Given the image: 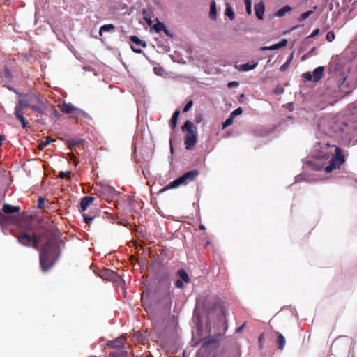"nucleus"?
I'll return each instance as SVG.
<instances>
[{"instance_id":"a18cd8bd","label":"nucleus","mask_w":357,"mask_h":357,"mask_svg":"<svg viewBox=\"0 0 357 357\" xmlns=\"http://www.w3.org/2000/svg\"><path fill=\"white\" fill-rule=\"evenodd\" d=\"M195 121L197 123H199L203 121V116L202 114H197Z\"/></svg>"},{"instance_id":"b1692460","label":"nucleus","mask_w":357,"mask_h":357,"mask_svg":"<svg viewBox=\"0 0 357 357\" xmlns=\"http://www.w3.org/2000/svg\"><path fill=\"white\" fill-rule=\"evenodd\" d=\"M54 139H52L50 137H47L45 140L41 141L38 145V149L40 151L43 150L47 145H49Z\"/></svg>"},{"instance_id":"f3484780","label":"nucleus","mask_w":357,"mask_h":357,"mask_svg":"<svg viewBox=\"0 0 357 357\" xmlns=\"http://www.w3.org/2000/svg\"><path fill=\"white\" fill-rule=\"evenodd\" d=\"M275 333L277 334V344H278V349L279 350H283L284 347H285V344H286V340H285V337L280 333V332H275Z\"/></svg>"},{"instance_id":"c9c22d12","label":"nucleus","mask_w":357,"mask_h":357,"mask_svg":"<svg viewBox=\"0 0 357 357\" xmlns=\"http://www.w3.org/2000/svg\"><path fill=\"white\" fill-rule=\"evenodd\" d=\"M45 198L40 197L38 199V207L40 209L44 208V204L45 202Z\"/></svg>"},{"instance_id":"aec40b11","label":"nucleus","mask_w":357,"mask_h":357,"mask_svg":"<svg viewBox=\"0 0 357 357\" xmlns=\"http://www.w3.org/2000/svg\"><path fill=\"white\" fill-rule=\"evenodd\" d=\"M209 17L212 20H215L217 18V9L215 1H213L210 5Z\"/></svg>"},{"instance_id":"bf43d9fd","label":"nucleus","mask_w":357,"mask_h":357,"mask_svg":"<svg viewBox=\"0 0 357 357\" xmlns=\"http://www.w3.org/2000/svg\"><path fill=\"white\" fill-rule=\"evenodd\" d=\"M12 222H13V223H15V222H16V221H15V220H13L12 221Z\"/></svg>"},{"instance_id":"dca6fc26","label":"nucleus","mask_w":357,"mask_h":357,"mask_svg":"<svg viewBox=\"0 0 357 357\" xmlns=\"http://www.w3.org/2000/svg\"><path fill=\"white\" fill-rule=\"evenodd\" d=\"M47 109V105L42 100H40V102L38 103L36 105H35L31 110L37 112L40 116L45 114V112Z\"/></svg>"},{"instance_id":"603ef678","label":"nucleus","mask_w":357,"mask_h":357,"mask_svg":"<svg viewBox=\"0 0 357 357\" xmlns=\"http://www.w3.org/2000/svg\"><path fill=\"white\" fill-rule=\"evenodd\" d=\"M238 84V82H229V83L228 84V86H237Z\"/></svg>"},{"instance_id":"ea45409f","label":"nucleus","mask_w":357,"mask_h":357,"mask_svg":"<svg viewBox=\"0 0 357 357\" xmlns=\"http://www.w3.org/2000/svg\"><path fill=\"white\" fill-rule=\"evenodd\" d=\"M50 111H51V114L54 116H55L56 119L60 118V114L59 113V112L56 109V108L54 107H51Z\"/></svg>"},{"instance_id":"6e6d98bb","label":"nucleus","mask_w":357,"mask_h":357,"mask_svg":"<svg viewBox=\"0 0 357 357\" xmlns=\"http://www.w3.org/2000/svg\"><path fill=\"white\" fill-rule=\"evenodd\" d=\"M221 312H222V317H225L226 315H225V310L223 309H222Z\"/></svg>"},{"instance_id":"4c0bfd02","label":"nucleus","mask_w":357,"mask_h":357,"mask_svg":"<svg viewBox=\"0 0 357 357\" xmlns=\"http://www.w3.org/2000/svg\"><path fill=\"white\" fill-rule=\"evenodd\" d=\"M243 112V109L241 107H238L237 109H236L235 110H234L231 113V116H232L233 118L236 116H238V115H240Z\"/></svg>"},{"instance_id":"4be33fe9","label":"nucleus","mask_w":357,"mask_h":357,"mask_svg":"<svg viewBox=\"0 0 357 357\" xmlns=\"http://www.w3.org/2000/svg\"><path fill=\"white\" fill-rule=\"evenodd\" d=\"M130 41H132L133 43H135V45H140L143 47H146V43L145 41L139 39L137 36H130Z\"/></svg>"},{"instance_id":"ddd939ff","label":"nucleus","mask_w":357,"mask_h":357,"mask_svg":"<svg viewBox=\"0 0 357 357\" xmlns=\"http://www.w3.org/2000/svg\"><path fill=\"white\" fill-rule=\"evenodd\" d=\"M255 10L256 17L259 20H262L265 10V6L263 1H260L255 5Z\"/></svg>"},{"instance_id":"6e6552de","label":"nucleus","mask_w":357,"mask_h":357,"mask_svg":"<svg viewBox=\"0 0 357 357\" xmlns=\"http://www.w3.org/2000/svg\"><path fill=\"white\" fill-rule=\"evenodd\" d=\"M95 198L92 196H85L81 199L80 207L81 210L83 212L82 216L84 218V220L86 223H91L95 216L90 215L84 213V211L88 208L89 206L93 202Z\"/></svg>"},{"instance_id":"f257e3e1","label":"nucleus","mask_w":357,"mask_h":357,"mask_svg":"<svg viewBox=\"0 0 357 357\" xmlns=\"http://www.w3.org/2000/svg\"><path fill=\"white\" fill-rule=\"evenodd\" d=\"M15 237L19 243L24 246H32L38 249L42 241L45 240L40 248V265L44 272L51 269L57 261L60 255L59 245L58 244L59 236L54 231L47 230L45 232L33 235L22 231Z\"/></svg>"},{"instance_id":"c03bdc74","label":"nucleus","mask_w":357,"mask_h":357,"mask_svg":"<svg viewBox=\"0 0 357 357\" xmlns=\"http://www.w3.org/2000/svg\"><path fill=\"white\" fill-rule=\"evenodd\" d=\"M289 62H285L284 64H282L280 67V70L281 72L285 71L289 68Z\"/></svg>"},{"instance_id":"39448f33","label":"nucleus","mask_w":357,"mask_h":357,"mask_svg":"<svg viewBox=\"0 0 357 357\" xmlns=\"http://www.w3.org/2000/svg\"><path fill=\"white\" fill-rule=\"evenodd\" d=\"M181 130L185 134L184 144L187 150H192L197 142V128L189 120L181 126Z\"/></svg>"},{"instance_id":"423d86ee","label":"nucleus","mask_w":357,"mask_h":357,"mask_svg":"<svg viewBox=\"0 0 357 357\" xmlns=\"http://www.w3.org/2000/svg\"><path fill=\"white\" fill-rule=\"evenodd\" d=\"M198 175L199 171L197 169H192L189 171L183 174L181 176L174 180L172 182L161 189L160 192H162L169 189L176 188L181 185H186L190 182L194 181Z\"/></svg>"},{"instance_id":"a878e982","label":"nucleus","mask_w":357,"mask_h":357,"mask_svg":"<svg viewBox=\"0 0 357 357\" xmlns=\"http://www.w3.org/2000/svg\"><path fill=\"white\" fill-rule=\"evenodd\" d=\"M257 65V63H252V64H250L249 63H246L243 64V65L241 66V70H242L243 71H248V70H252V69L255 68Z\"/></svg>"},{"instance_id":"de8ad7c7","label":"nucleus","mask_w":357,"mask_h":357,"mask_svg":"<svg viewBox=\"0 0 357 357\" xmlns=\"http://www.w3.org/2000/svg\"><path fill=\"white\" fill-rule=\"evenodd\" d=\"M319 33V29H314L308 38H314Z\"/></svg>"},{"instance_id":"5701e85b","label":"nucleus","mask_w":357,"mask_h":357,"mask_svg":"<svg viewBox=\"0 0 357 357\" xmlns=\"http://www.w3.org/2000/svg\"><path fill=\"white\" fill-rule=\"evenodd\" d=\"M115 29V26L109 24H105L102 26L99 30V35L100 36H102L103 32L110 31Z\"/></svg>"},{"instance_id":"052dcab7","label":"nucleus","mask_w":357,"mask_h":357,"mask_svg":"<svg viewBox=\"0 0 357 357\" xmlns=\"http://www.w3.org/2000/svg\"><path fill=\"white\" fill-rule=\"evenodd\" d=\"M89 357H96V356H89Z\"/></svg>"},{"instance_id":"7c9ffc66","label":"nucleus","mask_w":357,"mask_h":357,"mask_svg":"<svg viewBox=\"0 0 357 357\" xmlns=\"http://www.w3.org/2000/svg\"><path fill=\"white\" fill-rule=\"evenodd\" d=\"M245 1V9H246V12L248 13V14H250L252 13V2H251V0H244Z\"/></svg>"},{"instance_id":"473e14b6","label":"nucleus","mask_w":357,"mask_h":357,"mask_svg":"<svg viewBox=\"0 0 357 357\" xmlns=\"http://www.w3.org/2000/svg\"><path fill=\"white\" fill-rule=\"evenodd\" d=\"M312 13V10H308L307 12L302 13L299 17V20L303 21V20H305L306 18L309 17Z\"/></svg>"},{"instance_id":"f8f14e48","label":"nucleus","mask_w":357,"mask_h":357,"mask_svg":"<svg viewBox=\"0 0 357 357\" xmlns=\"http://www.w3.org/2000/svg\"><path fill=\"white\" fill-rule=\"evenodd\" d=\"M287 40L286 39H282L281 40L279 43H276V44H274L271 46H264L262 47H261V51H265V50H278V49H280V48H282V47H284L287 45Z\"/></svg>"},{"instance_id":"c85d7f7f","label":"nucleus","mask_w":357,"mask_h":357,"mask_svg":"<svg viewBox=\"0 0 357 357\" xmlns=\"http://www.w3.org/2000/svg\"><path fill=\"white\" fill-rule=\"evenodd\" d=\"M165 27H166V26H165V25L163 23L160 22H158V23H156V24L154 25V26H153V28H154L155 31L156 32H158V33H159V32H160V31H161L165 30Z\"/></svg>"},{"instance_id":"13d9d810","label":"nucleus","mask_w":357,"mask_h":357,"mask_svg":"<svg viewBox=\"0 0 357 357\" xmlns=\"http://www.w3.org/2000/svg\"><path fill=\"white\" fill-rule=\"evenodd\" d=\"M300 26L297 25V26H295L292 28V30H294L296 29H297L298 27H299Z\"/></svg>"},{"instance_id":"393cba45","label":"nucleus","mask_w":357,"mask_h":357,"mask_svg":"<svg viewBox=\"0 0 357 357\" xmlns=\"http://www.w3.org/2000/svg\"><path fill=\"white\" fill-rule=\"evenodd\" d=\"M291 9H292L291 7L287 5L285 6H284L283 8L279 9L276 13V15L278 17H282L286 14L287 12L291 10Z\"/></svg>"},{"instance_id":"864d4df0","label":"nucleus","mask_w":357,"mask_h":357,"mask_svg":"<svg viewBox=\"0 0 357 357\" xmlns=\"http://www.w3.org/2000/svg\"><path fill=\"white\" fill-rule=\"evenodd\" d=\"M199 229H201V230H205L206 229L205 227L203 225H199Z\"/></svg>"},{"instance_id":"58836bf2","label":"nucleus","mask_w":357,"mask_h":357,"mask_svg":"<svg viewBox=\"0 0 357 357\" xmlns=\"http://www.w3.org/2000/svg\"><path fill=\"white\" fill-rule=\"evenodd\" d=\"M192 105H193V102L192 100L188 101V103L184 107L183 112H188L190 109V108L192 107Z\"/></svg>"},{"instance_id":"4d7b16f0","label":"nucleus","mask_w":357,"mask_h":357,"mask_svg":"<svg viewBox=\"0 0 357 357\" xmlns=\"http://www.w3.org/2000/svg\"><path fill=\"white\" fill-rule=\"evenodd\" d=\"M70 157V159H73L74 158V155L73 153H70L69 154Z\"/></svg>"},{"instance_id":"bb28decb","label":"nucleus","mask_w":357,"mask_h":357,"mask_svg":"<svg viewBox=\"0 0 357 357\" xmlns=\"http://www.w3.org/2000/svg\"><path fill=\"white\" fill-rule=\"evenodd\" d=\"M225 15L231 20H234L235 17V14L232 8L228 4L226 6Z\"/></svg>"},{"instance_id":"412c9836","label":"nucleus","mask_w":357,"mask_h":357,"mask_svg":"<svg viewBox=\"0 0 357 357\" xmlns=\"http://www.w3.org/2000/svg\"><path fill=\"white\" fill-rule=\"evenodd\" d=\"M177 275L179 276L181 280L186 283L190 282V278L185 270L180 269L177 271Z\"/></svg>"},{"instance_id":"2eb2a0df","label":"nucleus","mask_w":357,"mask_h":357,"mask_svg":"<svg viewBox=\"0 0 357 357\" xmlns=\"http://www.w3.org/2000/svg\"><path fill=\"white\" fill-rule=\"evenodd\" d=\"M324 70V66H319L314 70L313 74H312L314 82H319L323 77Z\"/></svg>"},{"instance_id":"c756f323","label":"nucleus","mask_w":357,"mask_h":357,"mask_svg":"<svg viewBox=\"0 0 357 357\" xmlns=\"http://www.w3.org/2000/svg\"><path fill=\"white\" fill-rule=\"evenodd\" d=\"M233 117L232 116H229L228 119H226V121L225 122H223L222 123V129H225L226 128L227 126L231 125L233 123Z\"/></svg>"},{"instance_id":"09e8293b","label":"nucleus","mask_w":357,"mask_h":357,"mask_svg":"<svg viewBox=\"0 0 357 357\" xmlns=\"http://www.w3.org/2000/svg\"><path fill=\"white\" fill-rule=\"evenodd\" d=\"M131 49L132 50L135 52V53H138V54H140L142 52V50L141 49H138V48H135V47L133 46H131Z\"/></svg>"},{"instance_id":"20e7f679","label":"nucleus","mask_w":357,"mask_h":357,"mask_svg":"<svg viewBox=\"0 0 357 357\" xmlns=\"http://www.w3.org/2000/svg\"><path fill=\"white\" fill-rule=\"evenodd\" d=\"M353 340L348 336L337 337L333 342L331 350L332 354L336 357H346L349 353Z\"/></svg>"},{"instance_id":"4468645a","label":"nucleus","mask_w":357,"mask_h":357,"mask_svg":"<svg viewBox=\"0 0 357 357\" xmlns=\"http://www.w3.org/2000/svg\"><path fill=\"white\" fill-rule=\"evenodd\" d=\"M3 212L5 214H13L15 213H19L20 211V208L16 206H12L8 204H5L2 208Z\"/></svg>"},{"instance_id":"f03ea898","label":"nucleus","mask_w":357,"mask_h":357,"mask_svg":"<svg viewBox=\"0 0 357 357\" xmlns=\"http://www.w3.org/2000/svg\"><path fill=\"white\" fill-rule=\"evenodd\" d=\"M19 98L20 99L15 107L14 115L22 123V127L26 128L29 126V121L24 117V115H29L26 112V109L29 108L31 109L35 105L40 102L42 99L38 95L33 92L25 94L20 93Z\"/></svg>"},{"instance_id":"9d476101","label":"nucleus","mask_w":357,"mask_h":357,"mask_svg":"<svg viewBox=\"0 0 357 357\" xmlns=\"http://www.w3.org/2000/svg\"><path fill=\"white\" fill-rule=\"evenodd\" d=\"M127 342V335L123 334L116 337L114 340L108 341L106 344L107 347L112 349H123Z\"/></svg>"},{"instance_id":"7ed1b4c3","label":"nucleus","mask_w":357,"mask_h":357,"mask_svg":"<svg viewBox=\"0 0 357 357\" xmlns=\"http://www.w3.org/2000/svg\"><path fill=\"white\" fill-rule=\"evenodd\" d=\"M158 283L155 291L158 302L165 306L170 307L172 303L173 291L171 289L169 273L167 271L162 273L159 278Z\"/></svg>"},{"instance_id":"37998d69","label":"nucleus","mask_w":357,"mask_h":357,"mask_svg":"<svg viewBox=\"0 0 357 357\" xmlns=\"http://www.w3.org/2000/svg\"><path fill=\"white\" fill-rule=\"evenodd\" d=\"M264 340V334L261 333L258 338L259 347L261 349H262V343H263Z\"/></svg>"},{"instance_id":"3c124183","label":"nucleus","mask_w":357,"mask_h":357,"mask_svg":"<svg viewBox=\"0 0 357 357\" xmlns=\"http://www.w3.org/2000/svg\"><path fill=\"white\" fill-rule=\"evenodd\" d=\"M292 59H293V53L291 54V55L289 56V57L288 58V59H287V61L286 62H289V64L290 65Z\"/></svg>"},{"instance_id":"9b49d317","label":"nucleus","mask_w":357,"mask_h":357,"mask_svg":"<svg viewBox=\"0 0 357 357\" xmlns=\"http://www.w3.org/2000/svg\"><path fill=\"white\" fill-rule=\"evenodd\" d=\"M61 109L65 114H71L75 112L78 116H82L84 117L88 116L86 112L75 107L71 103L63 102L61 105Z\"/></svg>"},{"instance_id":"a19ab883","label":"nucleus","mask_w":357,"mask_h":357,"mask_svg":"<svg viewBox=\"0 0 357 357\" xmlns=\"http://www.w3.org/2000/svg\"><path fill=\"white\" fill-rule=\"evenodd\" d=\"M58 176L61 178H70V172H59V174Z\"/></svg>"},{"instance_id":"6ab92c4d","label":"nucleus","mask_w":357,"mask_h":357,"mask_svg":"<svg viewBox=\"0 0 357 357\" xmlns=\"http://www.w3.org/2000/svg\"><path fill=\"white\" fill-rule=\"evenodd\" d=\"M179 115H180V111L179 110H176L174 112V114H173V115L172 116V119L170 120V126H171V128L172 129H175L176 128Z\"/></svg>"},{"instance_id":"e433bc0d","label":"nucleus","mask_w":357,"mask_h":357,"mask_svg":"<svg viewBox=\"0 0 357 357\" xmlns=\"http://www.w3.org/2000/svg\"><path fill=\"white\" fill-rule=\"evenodd\" d=\"M302 76L307 81H313V77L310 72L304 73Z\"/></svg>"},{"instance_id":"1a4fd4ad","label":"nucleus","mask_w":357,"mask_h":357,"mask_svg":"<svg viewBox=\"0 0 357 357\" xmlns=\"http://www.w3.org/2000/svg\"><path fill=\"white\" fill-rule=\"evenodd\" d=\"M98 194L107 202H111L116 196V190L109 185H102L98 190Z\"/></svg>"},{"instance_id":"49530a36","label":"nucleus","mask_w":357,"mask_h":357,"mask_svg":"<svg viewBox=\"0 0 357 357\" xmlns=\"http://www.w3.org/2000/svg\"><path fill=\"white\" fill-rule=\"evenodd\" d=\"M183 281H182L181 280L178 279L175 282V285L177 288H183Z\"/></svg>"},{"instance_id":"0eeeda50","label":"nucleus","mask_w":357,"mask_h":357,"mask_svg":"<svg viewBox=\"0 0 357 357\" xmlns=\"http://www.w3.org/2000/svg\"><path fill=\"white\" fill-rule=\"evenodd\" d=\"M345 162L344 155L342 150L339 148H335V153L332 156L324 170L326 173H330L334 169H340L341 165Z\"/></svg>"},{"instance_id":"5fc2aeb1","label":"nucleus","mask_w":357,"mask_h":357,"mask_svg":"<svg viewBox=\"0 0 357 357\" xmlns=\"http://www.w3.org/2000/svg\"><path fill=\"white\" fill-rule=\"evenodd\" d=\"M163 31L167 35V36H169V31L167 29V28L165 27V29L163 30Z\"/></svg>"},{"instance_id":"8fccbe9b","label":"nucleus","mask_w":357,"mask_h":357,"mask_svg":"<svg viewBox=\"0 0 357 357\" xmlns=\"http://www.w3.org/2000/svg\"><path fill=\"white\" fill-rule=\"evenodd\" d=\"M244 326H245V324H243L242 326H241L240 327H238V328H236V333H240V332H241V331H242V330H243V327H244Z\"/></svg>"},{"instance_id":"cd10ccee","label":"nucleus","mask_w":357,"mask_h":357,"mask_svg":"<svg viewBox=\"0 0 357 357\" xmlns=\"http://www.w3.org/2000/svg\"><path fill=\"white\" fill-rule=\"evenodd\" d=\"M128 355V352L126 351L122 350L120 351H114L109 354V356L112 357H126Z\"/></svg>"},{"instance_id":"a211bd4d","label":"nucleus","mask_w":357,"mask_h":357,"mask_svg":"<svg viewBox=\"0 0 357 357\" xmlns=\"http://www.w3.org/2000/svg\"><path fill=\"white\" fill-rule=\"evenodd\" d=\"M84 139H69L68 142H67V146H68V149L69 150H71L73 151L74 147L77 145H79V144H82L84 143Z\"/></svg>"},{"instance_id":"72a5a7b5","label":"nucleus","mask_w":357,"mask_h":357,"mask_svg":"<svg viewBox=\"0 0 357 357\" xmlns=\"http://www.w3.org/2000/svg\"><path fill=\"white\" fill-rule=\"evenodd\" d=\"M9 220L7 217H6L1 211H0V225H5L8 223Z\"/></svg>"},{"instance_id":"2f4dec72","label":"nucleus","mask_w":357,"mask_h":357,"mask_svg":"<svg viewBox=\"0 0 357 357\" xmlns=\"http://www.w3.org/2000/svg\"><path fill=\"white\" fill-rule=\"evenodd\" d=\"M3 76L8 79H10L13 77L11 72L6 66H4Z\"/></svg>"},{"instance_id":"f704fd0d","label":"nucleus","mask_w":357,"mask_h":357,"mask_svg":"<svg viewBox=\"0 0 357 357\" xmlns=\"http://www.w3.org/2000/svg\"><path fill=\"white\" fill-rule=\"evenodd\" d=\"M335 38V33L333 31L328 32L327 34H326V39L328 42L333 41Z\"/></svg>"},{"instance_id":"79ce46f5","label":"nucleus","mask_w":357,"mask_h":357,"mask_svg":"<svg viewBox=\"0 0 357 357\" xmlns=\"http://www.w3.org/2000/svg\"><path fill=\"white\" fill-rule=\"evenodd\" d=\"M217 342V340L215 338H213L211 340H208L207 341H205L203 343V347H207L211 344H215Z\"/></svg>"}]
</instances>
